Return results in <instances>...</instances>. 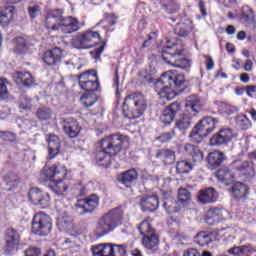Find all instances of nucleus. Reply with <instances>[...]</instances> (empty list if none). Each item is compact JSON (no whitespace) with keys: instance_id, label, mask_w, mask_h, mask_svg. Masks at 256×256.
<instances>
[{"instance_id":"f257e3e1","label":"nucleus","mask_w":256,"mask_h":256,"mask_svg":"<svg viewBox=\"0 0 256 256\" xmlns=\"http://www.w3.org/2000/svg\"><path fill=\"white\" fill-rule=\"evenodd\" d=\"M125 143H129V137L121 134H111L102 139L100 149L96 153V163L99 167H109L112 157L121 153Z\"/></svg>"},{"instance_id":"f03ea898","label":"nucleus","mask_w":256,"mask_h":256,"mask_svg":"<svg viewBox=\"0 0 256 256\" xmlns=\"http://www.w3.org/2000/svg\"><path fill=\"white\" fill-rule=\"evenodd\" d=\"M123 208L116 207L105 213L96 223V237H105L123 223Z\"/></svg>"},{"instance_id":"7ed1b4c3","label":"nucleus","mask_w":256,"mask_h":256,"mask_svg":"<svg viewBox=\"0 0 256 256\" xmlns=\"http://www.w3.org/2000/svg\"><path fill=\"white\" fill-rule=\"evenodd\" d=\"M147 110V98L141 93L129 94L122 105L125 119H139Z\"/></svg>"},{"instance_id":"20e7f679","label":"nucleus","mask_w":256,"mask_h":256,"mask_svg":"<svg viewBox=\"0 0 256 256\" xmlns=\"http://www.w3.org/2000/svg\"><path fill=\"white\" fill-rule=\"evenodd\" d=\"M230 167L231 169L224 166L215 172V177L220 183L231 185L233 179H235V173L232 171L242 173V175H245L246 177H252V175H254L253 166H251L248 161L236 160Z\"/></svg>"},{"instance_id":"39448f33","label":"nucleus","mask_w":256,"mask_h":256,"mask_svg":"<svg viewBox=\"0 0 256 256\" xmlns=\"http://www.w3.org/2000/svg\"><path fill=\"white\" fill-rule=\"evenodd\" d=\"M181 87H185V75L172 70L163 73L155 83V91L158 95H168Z\"/></svg>"},{"instance_id":"423d86ee","label":"nucleus","mask_w":256,"mask_h":256,"mask_svg":"<svg viewBox=\"0 0 256 256\" xmlns=\"http://www.w3.org/2000/svg\"><path fill=\"white\" fill-rule=\"evenodd\" d=\"M162 59L168 65L172 67H178V69H184L189 71L191 68V61L183 57V50L175 48V46H166L162 50Z\"/></svg>"},{"instance_id":"0eeeda50","label":"nucleus","mask_w":256,"mask_h":256,"mask_svg":"<svg viewBox=\"0 0 256 256\" xmlns=\"http://www.w3.org/2000/svg\"><path fill=\"white\" fill-rule=\"evenodd\" d=\"M140 235H142V245L145 249H155L159 246V235L155 228L151 226L149 220L142 221L137 227Z\"/></svg>"},{"instance_id":"6e6552de","label":"nucleus","mask_w":256,"mask_h":256,"mask_svg":"<svg viewBox=\"0 0 256 256\" xmlns=\"http://www.w3.org/2000/svg\"><path fill=\"white\" fill-rule=\"evenodd\" d=\"M53 229L51 217L44 212L36 213L32 219V233L40 237H47Z\"/></svg>"},{"instance_id":"1a4fd4ad","label":"nucleus","mask_w":256,"mask_h":256,"mask_svg":"<svg viewBox=\"0 0 256 256\" xmlns=\"http://www.w3.org/2000/svg\"><path fill=\"white\" fill-rule=\"evenodd\" d=\"M93 256H125L127 255V245L104 243L91 247Z\"/></svg>"},{"instance_id":"9d476101","label":"nucleus","mask_w":256,"mask_h":256,"mask_svg":"<svg viewBox=\"0 0 256 256\" xmlns=\"http://www.w3.org/2000/svg\"><path fill=\"white\" fill-rule=\"evenodd\" d=\"M78 85L82 91L86 93H95L101 91V85L99 84V77L97 71H86L82 72L78 76Z\"/></svg>"},{"instance_id":"9b49d317","label":"nucleus","mask_w":256,"mask_h":256,"mask_svg":"<svg viewBox=\"0 0 256 256\" xmlns=\"http://www.w3.org/2000/svg\"><path fill=\"white\" fill-rule=\"evenodd\" d=\"M97 39L98 41H101L99 32L87 30L72 38V46L74 49H93L97 43Z\"/></svg>"},{"instance_id":"f8f14e48","label":"nucleus","mask_w":256,"mask_h":256,"mask_svg":"<svg viewBox=\"0 0 256 256\" xmlns=\"http://www.w3.org/2000/svg\"><path fill=\"white\" fill-rule=\"evenodd\" d=\"M217 123H219V119L207 116L194 127V130H192L189 137H194L195 135H198V137L204 139V137H207V135H210V133H213V131H215Z\"/></svg>"},{"instance_id":"ddd939ff","label":"nucleus","mask_w":256,"mask_h":256,"mask_svg":"<svg viewBox=\"0 0 256 256\" xmlns=\"http://www.w3.org/2000/svg\"><path fill=\"white\" fill-rule=\"evenodd\" d=\"M81 29V24L79 20L73 16L65 17L61 23L54 25L52 31H62L66 35H71V33H77Z\"/></svg>"},{"instance_id":"4468645a","label":"nucleus","mask_w":256,"mask_h":256,"mask_svg":"<svg viewBox=\"0 0 256 256\" xmlns=\"http://www.w3.org/2000/svg\"><path fill=\"white\" fill-rule=\"evenodd\" d=\"M19 243H21V234H19V231L14 228H8L5 233L4 253L11 255L13 251H17Z\"/></svg>"},{"instance_id":"2eb2a0df","label":"nucleus","mask_w":256,"mask_h":256,"mask_svg":"<svg viewBox=\"0 0 256 256\" xmlns=\"http://www.w3.org/2000/svg\"><path fill=\"white\" fill-rule=\"evenodd\" d=\"M47 179L49 183L53 181V179H65L67 177V169L63 166L53 165L51 167L44 166L41 172V179Z\"/></svg>"},{"instance_id":"dca6fc26","label":"nucleus","mask_w":256,"mask_h":256,"mask_svg":"<svg viewBox=\"0 0 256 256\" xmlns=\"http://www.w3.org/2000/svg\"><path fill=\"white\" fill-rule=\"evenodd\" d=\"M28 197L33 205L42 207V209H45V207L49 205V201H51L49 193L43 192V190L39 188H31Z\"/></svg>"},{"instance_id":"f3484780","label":"nucleus","mask_w":256,"mask_h":256,"mask_svg":"<svg viewBox=\"0 0 256 256\" xmlns=\"http://www.w3.org/2000/svg\"><path fill=\"white\" fill-rule=\"evenodd\" d=\"M75 207L76 209H82V214L93 213L99 207V196L93 194L85 199H80L75 204Z\"/></svg>"},{"instance_id":"a211bd4d","label":"nucleus","mask_w":256,"mask_h":256,"mask_svg":"<svg viewBox=\"0 0 256 256\" xmlns=\"http://www.w3.org/2000/svg\"><path fill=\"white\" fill-rule=\"evenodd\" d=\"M181 111V104L179 102L171 103L167 108L164 109L162 115L160 116V121L166 127L175 121L178 113Z\"/></svg>"},{"instance_id":"6ab92c4d","label":"nucleus","mask_w":256,"mask_h":256,"mask_svg":"<svg viewBox=\"0 0 256 256\" xmlns=\"http://www.w3.org/2000/svg\"><path fill=\"white\" fill-rule=\"evenodd\" d=\"M181 111V104L179 102L171 103L167 108L164 109L162 115L160 116V121L166 127L175 121L178 113Z\"/></svg>"},{"instance_id":"aec40b11","label":"nucleus","mask_w":256,"mask_h":256,"mask_svg":"<svg viewBox=\"0 0 256 256\" xmlns=\"http://www.w3.org/2000/svg\"><path fill=\"white\" fill-rule=\"evenodd\" d=\"M231 139H233V130L231 128H222L210 138V145H212V147L227 145Z\"/></svg>"},{"instance_id":"412c9836","label":"nucleus","mask_w":256,"mask_h":256,"mask_svg":"<svg viewBox=\"0 0 256 256\" xmlns=\"http://www.w3.org/2000/svg\"><path fill=\"white\" fill-rule=\"evenodd\" d=\"M62 129L70 137V139H75L81 132V127L79 122L74 118H66L62 121Z\"/></svg>"},{"instance_id":"4be33fe9","label":"nucleus","mask_w":256,"mask_h":256,"mask_svg":"<svg viewBox=\"0 0 256 256\" xmlns=\"http://www.w3.org/2000/svg\"><path fill=\"white\" fill-rule=\"evenodd\" d=\"M61 57H63V50L59 47H55L51 50H48L43 55V62L48 67H53V65H57L60 63Z\"/></svg>"},{"instance_id":"5701e85b","label":"nucleus","mask_w":256,"mask_h":256,"mask_svg":"<svg viewBox=\"0 0 256 256\" xmlns=\"http://www.w3.org/2000/svg\"><path fill=\"white\" fill-rule=\"evenodd\" d=\"M65 17H63V10L56 9L47 13L45 17V27L48 31H53L54 25H59L62 23Z\"/></svg>"},{"instance_id":"b1692460","label":"nucleus","mask_w":256,"mask_h":256,"mask_svg":"<svg viewBox=\"0 0 256 256\" xmlns=\"http://www.w3.org/2000/svg\"><path fill=\"white\" fill-rule=\"evenodd\" d=\"M46 141L48 143V159H55L61 149V140H59V136L49 134Z\"/></svg>"},{"instance_id":"393cba45","label":"nucleus","mask_w":256,"mask_h":256,"mask_svg":"<svg viewBox=\"0 0 256 256\" xmlns=\"http://www.w3.org/2000/svg\"><path fill=\"white\" fill-rule=\"evenodd\" d=\"M219 198V194L214 188H207L204 190H200L197 196L198 203L202 205H207L209 203H215Z\"/></svg>"},{"instance_id":"a878e982","label":"nucleus","mask_w":256,"mask_h":256,"mask_svg":"<svg viewBox=\"0 0 256 256\" xmlns=\"http://www.w3.org/2000/svg\"><path fill=\"white\" fill-rule=\"evenodd\" d=\"M13 79L17 85H22V87H35V78L29 72H15Z\"/></svg>"},{"instance_id":"bb28decb","label":"nucleus","mask_w":256,"mask_h":256,"mask_svg":"<svg viewBox=\"0 0 256 256\" xmlns=\"http://www.w3.org/2000/svg\"><path fill=\"white\" fill-rule=\"evenodd\" d=\"M185 108L189 113H193V115H197L202 109L203 104L201 103V99L197 95H190L185 100Z\"/></svg>"},{"instance_id":"cd10ccee","label":"nucleus","mask_w":256,"mask_h":256,"mask_svg":"<svg viewBox=\"0 0 256 256\" xmlns=\"http://www.w3.org/2000/svg\"><path fill=\"white\" fill-rule=\"evenodd\" d=\"M140 206L142 211L153 213L159 209V198L157 196H146L141 199Z\"/></svg>"},{"instance_id":"c85d7f7f","label":"nucleus","mask_w":256,"mask_h":256,"mask_svg":"<svg viewBox=\"0 0 256 256\" xmlns=\"http://www.w3.org/2000/svg\"><path fill=\"white\" fill-rule=\"evenodd\" d=\"M223 161H225V155H223V152H210L207 156L208 169H210V171H214V169L220 167Z\"/></svg>"},{"instance_id":"c756f323","label":"nucleus","mask_w":256,"mask_h":256,"mask_svg":"<svg viewBox=\"0 0 256 256\" xmlns=\"http://www.w3.org/2000/svg\"><path fill=\"white\" fill-rule=\"evenodd\" d=\"M193 121L191 120V116L187 114H183L175 121L174 131L175 129H179L182 135H186L187 131L191 129Z\"/></svg>"},{"instance_id":"7c9ffc66","label":"nucleus","mask_w":256,"mask_h":256,"mask_svg":"<svg viewBox=\"0 0 256 256\" xmlns=\"http://www.w3.org/2000/svg\"><path fill=\"white\" fill-rule=\"evenodd\" d=\"M162 207L168 215H173V213H179L181 211V204L175 198H165L162 202Z\"/></svg>"},{"instance_id":"2f4dec72","label":"nucleus","mask_w":256,"mask_h":256,"mask_svg":"<svg viewBox=\"0 0 256 256\" xmlns=\"http://www.w3.org/2000/svg\"><path fill=\"white\" fill-rule=\"evenodd\" d=\"M217 240V235L213 232H199L195 236V243L200 245V247H205V245H209V243H213V241Z\"/></svg>"},{"instance_id":"473e14b6","label":"nucleus","mask_w":256,"mask_h":256,"mask_svg":"<svg viewBox=\"0 0 256 256\" xmlns=\"http://www.w3.org/2000/svg\"><path fill=\"white\" fill-rule=\"evenodd\" d=\"M231 193L236 199H245V197L249 195V186L241 182H237L232 186Z\"/></svg>"},{"instance_id":"72a5a7b5","label":"nucleus","mask_w":256,"mask_h":256,"mask_svg":"<svg viewBox=\"0 0 256 256\" xmlns=\"http://www.w3.org/2000/svg\"><path fill=\"white\" fill-rule=\"evenodd\" d=\"M15 16V7L7 6L0 13V25L2 27H7L11 21H13V17Z\"/></svg>"},{"instance_id":"f704fd0d","label":"nucleus","mask_w":256,"mask_h":256,"mask_svg":"<svg viewBox=\"0 0 256 256\" xmlns=\"http://www.w3.org/2000/svg\"><path fill=\"white\" fill-rule=\"evenodd\" d=\"M184 151L188 155H191L194 163H201V161H203V152L199 149V147L193 144H186L184 146Z\"/></svg>"},{"instance_id":"c9c22d12","label":"nucleus","mask_w":256,"mask_h":256,"mask_svg":"<svg viewBox=\"0 0 256 256\" xmlns=\"http://www.w3.org/2000/svg\"><path fill=\"white\" fill-rule=\"evenodd\" d=\"M191 31H193V22L189 20L178 23L174 29V33L178 35V37H187Z\"/></svg>"},{"instance_id":"e433bc0d","label":"nucleus","mask_w":256,"mask_h":256,"mask_svg":"<svg viewBox=\"0 0 256 256\" xmlns=\"http://www.w3.org/2000/svg\"><path fill=\"white\" fill-rule=\"evenodd\" d=\"M156 157L159 159H162L166 165H171V163H175V151L169 149V148H162L160 149Z\"/></svg>"},{"instance_id":"4c0bfd02","label":"nucleus","mask_w":256,"mask_h":256,"mask_svg":"<svg viewBox=\"0 0 256 256\" xmlns=\"http://www.w3.org/2000/svg\"><path fill=\"white\" fill-rule=\"evenodd\" d=\"M57 225L60 226L64 231H69L73 227V218L67 212H62L59 214L57 219Z\"/></svg>"},{"instance_id":"58836bf2","label":"nucleus","mask_w":256,"mask_h":256,"mask_svg":"<svg viewBox=\"0 0 256 256\" xmlns=\"http://www.w3.org/2000/svg\"><path fill=\"white\" fill-rule=\"evenodd\" d=\"M65 179H53L48 183L49 189L56 195H63L67 191L68 186L63 182Z\"/></svg>"},{"instance_id":"ea45409f","label":"nucleus","mask_w":256,"mask_h":256,"mask_svg":"<svg viewBox=\"0 0 256 256\" xmlns=\"http://www.w3.org/2000/svg\"><path fill=\"white\" fill-rule=\"evenodd\" d=\"M137 177H139L137 170L130 169V170L122 173L121 182L126 187H131V183H133V181H137Z\"/></svg>"},{"instance_id":"a19ab883","label":"nucleus","mask_w":256,"mask_h":256,"mask_svg":"<svg viewBox=\"0 0 256 256\" xmlns=\"http://www.w3.org/2000/svg\"><path fill=\"white\" fill-rule=\"evenodd\" d=\"M235 123L237 127L242 129V131H248V129H251V127H253V123H251V120L245 114H239L238 116H236Z\"/></svg>"},{"instance_id":"79ce46f5","label":"nucleus","mask_w":256,"mask_h":256,"mask_svg":"<svg viewBox=\"0 0 256 256\" xmlns=\"http://www.w3.org/2000/svg\"><path fill=\"white\" fill-rule=\"evenodd\" d=\"M97 94L95 92H86L80 98V103L86 108L93 107L97 103Z\"/></svg>"},{"instance_id":"37998d69","label":"nucleus","mask_w":256,"mask_h":256,"mask_svg":"<svg viewBox=\"0 0 256 256\" xmlns=\"http://www.w3.org/2000/svg\"><path fill=\"white\" fill-rule=\"evenodd\" d=\"M31 47V42H29V38L19 36L16 38V46L15 50L17 53H25Z\"/></svg>"},{"instance_id":"c03bdc74","label":"nucleus","mask_w":256,"mask_h":256,"mask_svg":"<svg viewBox=\"0 0 256 256\" xmlns=\"http://www.w3.org/2000/svg\"><path fill=\"white\" fill-rule=\"evenodd\" d=\"M4 181L8 187L6 188V191H13V189H17V186L19 185V178L13 173H8L5 176Z\"/></svg>"},{"instance_id":"a18cd8bd","label":"nucleus","mask_w":256,"mask_h":256,"mask_svg":"<svg viewBox=\"0 0 256 256\" xmlns=\"http://www.w3.org/2000/svg\"><path fill=\"white\" fill-rule=\"evenodd\" d=\"M36 117L39 121H48V119L53 117V111L49 107H40L36 111Z\"/></svg>"},{"instance_id":"49530a36","label":"nucleus","mask_w":256,"mask_h":256,"mask_svg":"<svg viewBox=\"0 0 256 256\" xmlns=\"http://www.w3.org/2000/svg\"><path fill=\"white\" fill-rule=\"evenodd\" d=\"M193 170V164L188 160H179L176 164L177 173H189V171Z\"/></svg>"},{"instance_id":"de8ad7c7","label":"nucleus","mask_w":256,"mask_h":256,"mask_svg":"<svg viewBox=\"0 0 256 256\" xmlns=\"http://www.w3.org/2000/svg\"><path fill=\"white\" fill-rule=\"evenodd\" d=\"M188 201H191V192L185 188H180L178 190V203L186 205Z\"/></svg>"},{"instance_id":"09e8293b","label":"nucleus","mask_w":256,"mask_h":256,"mask_svg":"<svg viewBox=\"0 0 256 256\" xmlns=\"http://www.w3.org/2000/svg\"><path fill=\"white\" fill-rule=\"evenodd\" d=\"M7 85H9L7 78H0V99H7L9 97Z\"/></svg>"},{"instance_id":"8fccbe9b","label":"nucleus","mask_w":256,"mask_h":256,"mask_svg":"<svg viewBox=\"0 0 256 256\" xmlns=\"http://www.w3.org/2000/svg\"><path fill=\"white\" fill-rule=\"evenodd\" d=\"M177 135L175 133V129H172L170 132H164L160 134L158 137H156V141H159L160 143H169Z\"/></svg>"},{"instance_id":"3c124183","label":"nucleus","mask_w":256,"mask_h":256,"mask_svg":"<svg viewBox=\"0 0 256 256\" xmlns=\"http://www.w3.org/2000/svg\"><path fill=\"white\" fill-rule=\"evenodd\" d=\"M0 137L3 141H8V143H17V135L9 131H0Z\"/></svg>"},{"instance_id":"603ef678","label":"nucleus","mask_w":256,"mask_h":256,"mask_svg":"<svg viewBox=\"0 0 256 256\" xmlns=\"http://www.w3.org/2000/svg\"><path fill=\"white\" fill-rule=\"evenodd\" d=\"M162 7L167 13H177L179 11V5L175 4L173 0L163 2Z\"/></svg>"},{"instance_id":"864d4df0","label":"nucleus","mask_w":256,"mask_h":256,"mask_svg":"<svg viewBox=\"0 0 256 256\" xmlns=\"http://www.w3.org/2000/svg\"><path fill=\"white\" fill-rule=\"evenodd\" d=\"M247 246H234L233 248H230L227 253L229 255H234V256H241L243 253L247 251Z\"/></svg>"},{"instance_id":"5fc2aeb1","label":"nucleus","mask_w":256,"mask_h":256,"mask_svg":"<svg viewBox=\"0 0 256 256\" xmlns=\"http://www.w3.org/2000/svg\"><path fill=\"white\" fill-rule=\"evenodd\" d=\"M19 107L25 111H27V109H31V98H29L27 95H22L20 97Z\"/></svg>"},{"instance_id":"6e6d98bb","label":"nucleus","mask_w":256,"mask_h":256,"mask_svg":"<svg viewBox=\"0 0 256 256\" xmlns=\"http://www.w3.org/2000/svg\"><path fill=\"white\" fill-rule=\"evenodd\" d=\"M39 11H40L39 5H37L33 2L29 4L28 15H29V17H31V19H35V17H37V15H38Z\"/></svg>"},{"instance_id":"4d7b16f0","label":"nucleus","mask_w":256,"mask_h":256,"mask_svg":"<svg viewBox=\"0 0 256 256\" xmlns=\"http://www.w3.org/2000/svg\"><path fill=\"white\" fill-rule=\"evenodd\" d=\"M208 215H210V217H216V223H219V219L223 218V210L220 208H210Z\"/></svg>"},{"instance_id":"13d9d810","label":"nucleus","mask_w":256,"mask_h":256,"mask_svg":"<svg viewBox=\"0 0 256 256\" xmlns=\"http://www.w3.org/2000/svg\"><path fill=\"white\" fill-rule=\"evenodd\" d=\"M251 17H255V13H253V9H251L249 6H245L242 8V19L245 21H249Z\"/></svg>"},{"instance_id":"bf43d9fd","label":"nucleus","mask_w":256,"mask_h":256,"mask_svg":"<svg viewBox=\"0 0 256 256\" xmlns=\"http://www.w3.org/2000/svg\"><path fill=\"white\" fill-rule=\"evenodd\" d=\"M222 111L226 113V115H233V113H237L239 110L233 105L224 103L222 104Z\"/></svg>"},{"instance_id":"052dcab7","label":"nucleus","mask_w":256,"mask_h":256,"mask_svg":"<svg viewBox=\"0 0 256 256\" xmlns=\"http://www.w3.org/2000/svg\"><path fill=\"white\" fill-rule=\"evenodd\" d=\"M105 51V43H103L99 48H96L95 50L90 52L91 57L93 59H100L101 58V53Z\"/></svg>"},{"instance_id":"680f3d73","label":"nucleus","mask_w":256,"mask_h":256,"mask_svg":"<svg viewBox=\"0 0 256 256\" xmlns=\"http://www.w3.org/2000/svg\"><path fill=\"white\" fill-rule=\"evenodd\" d=\"M25 256H41V249L28 248L27 250H25Z\"/></svg>"},{"instance_id":"e2e57ef3","label":"nucleus","mask_w":256,"mask_h":256,"mask_svg":"<svg viewBox=\"0 0 256 256\" xmlns=\"http://www.w3.org/2000/svg\"><path fill=\"white\" fill-rule=\"evenodd\" d=\"M246 94L248 95V97H255V95H256V86L255 85L246 86Z\"/></svg>"},{"instance_id":"0e129e2a","label":"nucleus","mask_w":256,"mask_h":256,"mask_svg":"<svg viewBox=\"0 0 256 256\" xmlns=\"http://www.w3.org/2000/svg\"><path fill=\"white\" fill-rule=\"evenodd\" d=\"M215 67V62L213 61V58L211 56H208L206 59V69L207 71H211Z\"/></svg>"},{"instance_id":"69168bd1","label":"nucleus","mask_w":256,"mask_h":256,"mask_svg":"<svg viewBox=\"0 0 256 256\" xmlns=\"http://www.w3.org/2000/svg\"><path fill=\"white\" fill-rule=\"evenodd\" d=\"M198 7L200 9V13H202L203 17L207 16V10L205 9V2L202 0L199 1Z\"/></svg>"},{"instance_id":"338daca9","label":"nucleus","mask_w":256,"mask_h":256,"mask_svg":"<svg viewBox=\"0 0 256 256\" xmlns=\"http://www.w3.org/2000/svg\"><path fill=\"white\" fill-rule=\"evenodd\" d=\"M184 256H201V253L195 248L188 249L187 253Z\"/></svg>"},{"instance_id":"774afa93","label":"nucleus","mask_w":256,"mask_h":256,"mask_svg":"<svg viewBox=\"0 0 256 256\" xmlns=\"http://www.w3.org/2000/svg\"><path fill=\"white\" fill-rule=\"evenodd\" d=\"M246 71H253V61L247 60L244 65Z\"/></svg>"}]
</instances>
